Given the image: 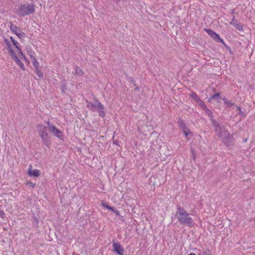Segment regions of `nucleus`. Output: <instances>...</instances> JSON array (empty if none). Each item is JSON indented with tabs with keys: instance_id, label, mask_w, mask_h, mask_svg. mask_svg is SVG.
<instances>
[{
	"instance_id": "obj_1",
	"label": "nucleus",
	"mask_w": 255,
	"mask_h": 255,
	"mask_svg": "<svg viewBox=\"0 0 255 255\" xmlns=\"http://www.w3.org/2000/svg\"><path fill=\"white\" fill-rule=\"evenodd\" d=\"M4 42L6 45L5 48L7 50L11 57L17 54V53H19L21 58L28 62L25 55L21 51L20 44L12 37H10L9 40L4 39Z\"/></svg>"
},
{
	"instance_id": "obj_2",
	"label": "nucleus",
	"mask_w": 255,
	"mask_h": 255,
	"mask_svg": "<svg viewBox=\"0 0 255 255\" xmlns=\"http://www.w3.org/2000/svg\"><path fill=\"white\" fill-rule=\"evenodd\" d=\"M175 216L181 224L186 225L189 227H193L195 225L193 219L190 217L185 209L178 207Z\"/></svg>"
},
{
	"instance_id": "obj_3",
	"label": "nucleus",
	"mask_w": 255,
	"mask_h": 255,
	"mask_svg": "<svg viewBox=\"0 0 255 255\" xmlns=\"http://www.w3.org/2000/svg\"><path fill=\"white\" fill-rule=\"evenodd\" d=\"M35 12V4L33 3H25L21 5L18 10L17 14L21 16H25L34 13Z\"/></svg>"
},
{
	"instance_id": "obj_4",
	"label": "nucleus",
	"mask_w": 255,
	"mask_h": 255,
	"mask_svg": "<svg viewBox=\"0 0 255 255\" xmlns=\"http://www.w3.org/2000/svg\"><path fill=\"white\" fill-rule=\"evenodd\" d=\"M36 130L43 142L46 144H47L49 139L48 135L49 126L47 127L42 124H38L36 126Z\"/></svg>"
},
{
	"instance_id": "obj_5",
	"label": "nucleus",
	"mask_w": 255,
	"mask_h": 255,
	"mask_svg": "<svg viewBox=\"0 0 255 255\" xmlns=\"http://www.w3.org/2000/svg\"><path fill=\"white\" fill-rule=\"evenodd\" d=\"M222 129L221 127L217 126L215 128V131L217 133L218 136L222 138L223 142L225 144H227L228 140L232 139V135L229 134L227 131L223 129V133H222Z\"/></svg>"
},
{
	"instance_id": "obj_6",
	"label": "nucleus",
	"mask_w": 255,
	"mask_h": 255,
	"mask_svg": "<svg viewBox=\"0 0 255 255\" xmlns=\"http://www.w3.org/2000/svg\"><path fill=\"white\" fill-rule=\"evenodd\" d=\"M47 125L49 126V131H50L53 135L61 139L63 136V132L58 129L54 125L48 123Z\"/></svg>"
},
{
	"instance_id": "obj_7",
	"label": "nucleus",
	"mask_w": 255,
	"mask_h": 255,
	"mask_svg": "<svg viewBox=\"0 0 255 255\" xmlns=\"http://www.w3.org/2000/svg\"><path fill=\"white\" fill-rule=\"evenodd\" d=\"M10 30L15 34L20 39H24L25 37V34L21 30L20 28L16 25L11 23L10 26Z\"/></svg>"
},
{
	"instance_id": "obj_8",
	"label": "nucleus",
	"mask_w": 255,
	"mask_h": 255,
	"mask_svg": "<svg viewBox=\"0 0 255 255\" xmlns=\"http://www.w3.org/2000/svg\"><path fill=\"white\" fill-rule=\"evenodd\" d=\"M204 30L210 35V36L213 38L216 41H220L224 45H226L224 42L223 39L220 38L219 35L216 33L212 30L209 29H204Z\"/></svg>"
},
{
	"instance_id": "obj_9",
	"label": "nucleus",
	"mask_w": 255,
	"mask_h": 255,
	"mask_svg": "<svg viewBox=\"0 0 255 255\" xmlns=\"http://www.w3.org/2000/svg\"><path fill=\"white\" fill-rule=\"evenodd\" d=\"M92 106L97 110L100 116L103 118L105 117L106 113L104 110V106L101 102L98 100H97L95 103L92 104Z\"/></svg>"
},
{
	"instance_id": "obj_10",
	"label": "nucleus",
	"mask_w": 255,
	"mask_h": 255,
	"mask_svg": "<svg viewBox=\"0 0 255 255\" xmlns=\"http://www.w3.org/2000/svg\"><path fill=\"white\" fill-rule=\"evenodd\" d=\"M27 174L30 177H38L40 175L41 172L38 169H33L31 165H30Z\"/></svg>"
},
{
	"instance_id": "obj_11",
	"label": "nucleus",
	"mask_w": 255,
	"mask_h": 255,
	"mask_svg": "<svg viewBox=\"0 0 255 255\" xmlns=\"http://www.w3.org/2000/svg\"><path fill=\"white\" fill-rule=\"evenodd\" d=\"M114 251L119 255H123L124 252V249L123 247L118 243L113 244Z\"/></svg>"
},
{
	"instance_id": "obj_12",
	"label": "nucleus",
	"mask_w": 255,
	"mask_h": 255,
	"mask_svg": "<svg viewBox=\"0 0 255 255\" xmlns=\"http://www.w3.org/2000/svg\"><path fill=\"white\" fill-rule=\"evenodd\" d=\"M11 57L22 70H25L24 65L20 61V59L17 57L16 54L11 56Z\"/></svg>"
},
{
	"instance_id": "obj_13",
	"label": "nucleus",
	"mask_w": 255,
	"mask_h": 255,
	"mask_svg": "<svg viewBox=\"0 0 255 255\" xmlns=\"http://www.w3.org/2000/svg\"><path fill=\"white\" fill-rule=\"evenodd\" d=\"M26 51L28 55L30 57V59L36 56V53L30 46L26 47Z\"/></svg>"
},
{
	"instance_id": "obj_14",
	"label": "nucleus",
	"mask_w": 255,
	"mask_h": 255,
	"mask_svg": "<svg viewBox=\"0 0 255 255\" xmlns=\"http://www.w3.org/2000/svg\"><path fill=\"white\" fill-rule=\"evenodd\" d=\"M31 60L32 62V64L35 68H39V64L37 59L36 58V56L34 57L33 58H31Z\"/></svg>"
},
{
	"instance_id": "obj_15",
	"label": "nucleus",
	"mask_w": 255,
	"mask_h": 255,
	"mask_svg": "<svg viewBox=\"0 0 255 255\" xmlns=\"http://www.w3.org/2000/svg\"><path fill=\"white\" fill-rule=\"evenodd\" d=\"M190 96L197 102H198V101H199L200 100L199 97L197 96V95L194 92H192V93H191L190 94Z\"/></svg>"
},
{
	"instance_id": "obj_16",
	"label": "nucleus",
	"mask_w": 255,
	"mask_h": 255,
	"mask_svg": "<svg viewBox=\"0 0 255 255\" xmlns=\"http://www.w3.org/2000/svg\"><path fill=\"white\" fill-rule=\"evenodd\" d=\"M35 72L36 75L39 78H42V76H43L42 72L39 69V68H35Z\"/></svg>"
},
{
	"instance_id": "obj_17",
	"label": "nucleus",
	"mask_w": 255,
	"mask_h": 255,
	"mask_svg": "<svg viewBox=\"0 0 255 255\" xmlns=\"http://www.w3.org/2000/svg\"><path fill=\"white\" fill-rule=\"evenodd\" d=\"M223 100L224 101L225 104H226L227 107H231L233 105V104L231 101L226 98H223Z\"/></svg>"
},
{
	"instance_id": "obj_18",
	"label": "nucleus",
	"mask_w": 255,
	"mask_h": 255,
	"mask_svg": "<svg viewBox=\"0 0 255 255\" xmlns=\"http://www.w3.org/2000/svg\"><path fill=\"white\" fill-rule=\"evenodd\" d=\"M183 132L185 134V135L187 137L189 134H190V133H191V132L190 131V130L188 128H186V129H183Z\"/></svg>"
},
{
	"instance_id": "obj_19",
	"label": "nucleus",
	"mask_w": 255,
	"mask_h": 255,
	"mask_svg": "<svg viewBox=\"0 0 255 255\" xmlns=\"http://www.w3.org/2000/svg\"><path fill=\"white\" fill-rule=\"evenodd\" d=\"M216 98H218V99H220L221 98V96H220V94L219 93H216V94H215L214 95H213L210 99H216Z\"/></svg>"
},
{
	"instance_id": "obj_20",
	"label": "nucleus",
	"mask_w": 255,
	"mask_h": 255,
	"mask_svg": "<svg viewBox=\"0 0 255 255\" xmlns=\"http://www.w3.org/2000/svg\"><path fill=\"white\" fill-rule=\"evenodd\" d=\"M179 125H180V127L182 128V130H183V129L187 128L185 124L182 121H180L179 122Z\"/></svg>"
},
{
	"instance_id": "obj_21",
	"label": "nucleus",
	"mask_w": 255,
	"mask_h": 255,
	"mask_svg": "<svg viewBox=\"0 0 255 255\" xmlns=\"http://www.w3.org/2000/svg\"><path fill=\"white\" fill-rule=\"evenodd\" d=\"M198 102H199V104L200 106L202 107L203 109H205L206 108V105L202 101L200 100V101H198Z\"/></svg>"
},
{
	"instance_id": "obj_22",
	"label": "nucleus",
	"mask_w": 255,
	"mask_h": 255,
	"mask_svg": "<svg viewBox=\"0 0 255 255\" xmlns=\"http://www.w3.org/2000/svg\"><path fill=\"white\" fill-rule=\"evenodd\" d=\"M234 26L238 29L240 30L242 28V26L240 25L239 24L236 23L234 24Z\"/></svg>"
},
{
	"instance_id": "obj_23",
	"label": "nucleus",
	"mask_w": 255,
	"mask_h": 255,
	"mask_svg": "<svg viewBox=\"0 0 255 255\" xmlns=\"http://www.w3.org/2000/svg\"><path fill=\"white\" fill-rule=\"evenodd\" d=\"M4 215H5V214H4V212H3V211L0 209V217L3 218Z\"/></svg>"
},
{
	"instance_id": "obj_24",
	"label": "nucleus",
	"mask_w": 255,
	"mask_h": 255,
	"mask_svg": "<svg viewBox=\"0 0 255 255\" xmlns=\"http://www.w3.org/2000/svg\"><path fill=\"white\" fill-rule=\"evenodd\" d=\"M101 205H102V206L103 207H104V208H106V209H108V208H109V205H108V204H107L105 203H104V202H102Z\"/></svg>"
},
{
	"instance_id": "obj_25",
	"label": "nucleus",
	"mask_w": 255,
	"mask_h": 255,
	"mask_svg": "<svg viewBox=\"0 0 255 255\" xmlns=\"http://www.w3.org/2000/svg\"><path fill=\"white\" fill-rule=\"evenodd\" d=\"M27 185H29V186H32V187H35V184L33 183H32V182H30V181L27 182Z\"/></svg>"
},
{
	"instance_id": "obj_26",
	"label": "nucleus",
	"mask_w": 255,
	"mask_h": 255,
	"mask_svg": "<svg viewBox=\"0 0 255 255\" xmlns=\"http://www.w3.org/2000/svg\"><path fill=\"white\" fill-rule=\"evenodd\" d=\"M108 209H109V210H111V211H113V212H114V211H115L113 207H111V206H109V208H108Z\"/></svg>"
},
{
	"instance_id": "obj_27",
	"label": "nucleus",
	"mask_w": 255,
	"mask_h": 255,
	"mask_svg": "<svg viewBox=\"0 0 255 255\" xmlns=\"http://www.w3.org/2000/svg\"><path fill=\"white\" fill-rule=\"evenodd\" d=\"M114 212H115L118 216L120 215V212L118 210H115Z\"/></svg>"
},
{
	"instance_id": "obj_28",
	"label": "nucleus",
	"mask_w": 255,
	"mask_h": 255,
	"mask_svg": "<svg viewBox=\"0 0 255 255\" xmlns=\"http://www.w3.org/2000/svg\"><path fill=\"white\" fill-rule=\"evenodd\" d=\"M189 255H196L194 253H191Z\"/></svg>"
}]
</instances>
